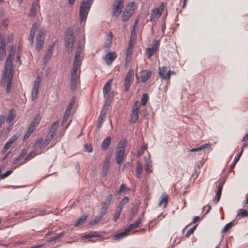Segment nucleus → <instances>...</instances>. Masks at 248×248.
<instances>
[{
    "instance_id": "1",
    "label": "nucleus",
    "mask_w": 248,
    "mask_h": 248,
    "mask_svg": "<svg viewBox=\"0 0 248 248\" xmlns=\"http://www.w3.org/2000/svg\"><path fill=\"white\" fill-rule=\"evenodd\" d=\"M11 55H9L6 61L4 67V70L2 75L1 82L2 83L7 84L6 92L9 93L11 91V87L12 80L13 78V57L11 58Z\"/></svg>"
},
{
    "instance_id": "2",
    "label": "nucleus",
    "mask_w": 248,
    "mask_h": 248,
    "mask_svg": "<svg viewBox=\"0 0 248 248\" xmlns=\"http://www.w3.org/2000/svg\"><path fill=\"white\" fill-rule=\"evenodd\" d=\"M59 125V122L58 121L54 122L51 128L49 129L46 139L44 140V139L42 138L39 139L34 144V148H39L40 150L45 148L52 140Z\"/></svg>"
},
{
    "instance_id": "3",
    "label": "nucleus",
    "mask_w": 248,
    "mask_h": 248,
    "mask_svg": "<svg viewBox=\"0 0 248 248\" xmlns=\"http://www.w3.org/2000/svg\"><path fill=\"white\" fill-rule=\"evenodd\" d=\"M93 1V0H84L81 2L79 7V17L81 23L86 21Z\"/></svg>"
},
{
    "instance_id": "4",
    "label": "nucleus",
    "mask_w": 248,
    "mask_h": 248,
    "mask_svg": "<svg viewBox=\"0 0 248 248\" xmlns=\"http://www.w3.org/2000/svg\"><path fill=\"white\" fill-rule=\"evenodd\" d=\"M65 46L68 53H71L74 43V32L72 29L69 28L66 31Z\"/></svg>"
},
{
    "instance_id": "5",
    "label": "nucleus",
    "mask_w": 248,
    "mask_h": 248,
    "mask_svg": "<svg viewBox=\"0 0 248 248\" xmlns=\"http://www.w3.org/2000/svg\"><path fill=\"white\" fill-rule=\"evenodd\" d=\"M42 77L41 75H38L33 82L31 94V99L32 101L35 99L38 94L40 84L42 80Z\"/></svg>"
},
{
    "instance_id": "6",
    "label": "nucleus",
    "mask_w": 248,
    "mask_h": 248,
    "mask_svg": "<svg viewBox=\"0 0 248 248\" xmlns=\"http://www.w3.org/2000/svg\"><path fill=\"white\" fill-rule=\"evenodd\" d=\"M134 79V72L133 69L130 70L126 74L124 80L125 92H127Z\"/></svg>"
},
{
    "instance_id": "7",
    "label": "nucleus",
    "mask_w": 248,
    "mask_h": 248,
    "mask_svg": "<svg viewBox=\"0 0 248 248\" xmlns=\"http://www.w3.org/2000/svg\"><path fill=\"white\" fill-rule=\"evenodd\" d=\"M140 108V103L139 101H136L133 107L132 112L130 115V123L131 124H134L138 120Z\"/></svg>"
},
{
    "instance_id": "8",
    "label": "nucleus",
    "mask_w": 248,
    "mask_h": 248,
    "mask_svg": "<svg viewBox=\"0 0 248 248\" xmlns=\"http://www.w3.org/2000/svg\"><path fill=\"white\" fill-rule=\"evenodd\" d=\"M124 6V2L121 0H115L113 5V8L112 11V14L114 16H118L122 10Z\"/></svg>"
},
{
    "instance_id": "9",
    "label": "nucleus",
    "mask_w": 248,
    "mask_h": 248,
    "mask_svg": "<svg viewBox=\"0 0 248 248\" xmlns=\"http://www.w3.org/2000/svg\"><path fill=\"white\" fill-rule=\"evenodd\" d=\"M79 75H78L77 72L74 73V72H71L70 78V89L72 91H74L77 89L78 84L79 82Z\"/></svg>"
},
{
    "instance_id": "10",
    "label": "nucleus",
    "mask_w": 248,
    "mask_h": 248,
    "mask_svg": "<svg viewBox=\"0 0 248 248\" xmlns=\"http://www.w3.org/2000/svg\"><path fill=\"white\" fill-rule=\"evenodd\" d=\"M158 73L162 79L169 80L170 78V72H167V68L164 66L158 68Z\"/></svg>"
},
{
    "instance_id": "11",
    "label": "nucleus",
    "mask_w": 248,
    "mask_h": 248,
    "mask_svg": "<svg viewBox=\"0 0 248 248\" xmlns=\"http://www.w3.org/2000/svg\"><path fill=\"white\" fill-rule=\"evenodd\" d=\"M82 61V57H78L75 56L74 62H73V66L72 72H74V73L77 72L78 69L80 67L81 65Z\"/></svg>"
},
{
    "instance_id": "12",
    "label": "nucleus",
    "mask_w": 248,
    "mask_h": 248,
    "mask_svg": "<svg viewBox=\"0 0 248 248\" xmlns=\"http://www.w3.org/2000/svg\"><path fill=\"white\" fill-rule=\"evenodd\" d=\"M37 29V23L36 22H34L33 23L32 27L30 30V32L29 37V41L31 45H32L34 43V38Z\"/></svg>"
},
{
    "instance_id": "13",
    "label": "nucleus",
    "mask_w": 248,
    "mask_h": 248,
    "mask_svg": "<svg viewBox=\"0 0 248 248\" xmlns=\"http://www.w3.org/2000/svg\"><path fill=\"white\" fill-rule=\"evenodd\" d=\"M39 0H35L32 4L30 9V16L34 17L36 15V12L40 9Z\"/></svg>"
},
{
    "instance_id": "14",
    "label": "nucleus",
    "mask_w": 248,
    "mask_h": 248,
    "mask_svg": "<svg viewBox=\"0 0 248 248\" xmlns=\"http://www.w3.org/2000/svg\"><path fill=\"white\" fill-rule=\"evenodd\" d=\"M54 48V44L49 46L44 57V64H46L52 56Z\"/></svg>"
},
{
    "instance_id": "15",
    "label": "nucleus",
    "mask_w": 248,
    "mask_h": 248,
    "mask_svg": "<svg viewBox=\"0 0 248 248\" xmlns=\"http://www.w3.org/2000/svg\"><path fill=\"white\" fill-rule=\"evenodd\" d=\"M125 151L116 149V161L117 164H120L124 159Z\"/></svg>"
},
{
    "instance_id": "16",
    "label": "nucleus",
    "mask_w": 248,
    "mask_h": 248,
    "mask_svg": "<svg viewBox=\"0 0 248 248\" xmlns=\"http://www.w3.org/2000/svg\"><path fill=\"white\" fill-rule=\"evenodd\" d=\"M151 74V72L147 70L141 71L140 73L141 81L143 83L146 82L150 78Z\"/></svg>"
},
{
    "instance_id": "17",
    "label": "nucleus",
    "mask_w": 248,
    "mask_h": 248,
    "mask_svg": "<svg viewBox=\"0 0 248 248\" xmlns=\"http://www.w3.org/2000/svg\"><path fill=\"white\" fill-rule=\"evenodd\" d=\"M135 4L134 2L129 3L125 7L124 14H128L132 15L134 12Z\"/></svg>"
},
{
    "instance_id": "18",
    "label": "nucleus",
    "mask_w": 248,
    "mask_h": 248,
    "mask_svg": "<svg viewBox=\"0 0 248 248\" xmlns=\"http://www.w3.org/2000/svg\"><path fill=\"white\" fill-rule=\"evenodd\" d=\"M129 201V198L128 197L125 196L121 200V201L118 203L116 208L121 211H122L124 207L125 204L128 202Z\"/></svg>"
},
{
    "instance_id": "19",
    "label": "nucleus",
    "mask_w": 248,
    "mask_h": 248,
    "mask_svg": "<svg viewBox=\"0 0 248 248\" xmlns=\"http://www.w3.org/2000/svg\"><path fill=\"white\" fill-rule=\"evenodd\" d=\"M16 140V135H14L12 138L9 140L8 142H7L5 145L4 146L3 149L2 150V153L3 154L7 152V150L9 149L11 146H12V144L14 142L15 140Z\"/></svg>"
},
{
    "instance_id": "20",
    "label": "nucleus",
    "mask_w": 248,
    "mask_h": 248,
    "mask_svg": "<svg viewBox=\"0 0 248 248\" xmlns=\"http://www.w3.org/2000/svg\"><path fill=\"white\" fill-rule=\"evenodd\" d=\"M41 120L40 116L39 114H37L34 117L32 123L31 124L30 126V128H32L33 130H35V127L39 124Z\"/></svg>"
},
{
    "instance_id": "21",
    "label": "nucleus",
    "mask_w": 248,
    "mask_h": 248,
    "mask_svg": "<svg viewBox=\"0 0 248 248\" xmlns=\"http://www.w3.org/2000/svg\"><path fill=\"white\" fill-rule=\"evenodd\" d=\"M116 57V54L115 53H108L106 55L105 61L107 64H111L115 60Z\"/></svg>"
},
{
    "instance_id": "22",
    "label": "nucleus",
    "mask_w": 248,
    "mask_h": 248,
    "mask_svg": "<svg viewBox=\"0 0 248 248\" xmlns=\"http://www.w3.org/2000/svg\"><path fill=\"white\" fill-rule=\"evenodd\" d=\"M130 189L126 186V185L123 183L121 184L120 188L117 191V195L120 196L122 194H125L127 192L129 191Z\"/></svg>"
},
{
    "instance_id": "23",
    "label": "nucleus",
    "mask_w": 248,
    "mask_h": 248,
    "mask_svg": "<svg viewBox=\"0 0 248 248\" xmlns=\"http://www.w3.org/2000/svg\"><path fill=\"white\" fill-rule=\"evenodd\" d=\"M112 79L108 81L104 86L103 88V93L104 97H105L108 93L110 91L111 89V83Z\"/></svg>"
},
{
    "instance_id": "24",
    "label": "nucleus",
    "mask_w": 248,
    "mask_h": 248,
    "mask_svg": "<svg viewBox=\"0 0 248 248\" xmlns=\"http://www.w3.org/2000/svg\"><path fill=\"white\" fill-rule=\"evenodd\" d=\"M109 161L108 160H106L103 164L102 167V172L104 176H106L107 175L108 171L109 169Z\"/></svg>"
},
{
    "instance_id": "25",
    "label": "nucleus",
    "mask_w": 248,
    "mask_h": 248,
    "mask_svg": "<svg viewBox=\"0 0 248 248\" xmlns=\"http://www.w3.org/2000/svg\"><path fill=\"white\" fill-rule=\"evenodd\" d=\"M111 142V137H108L105 139H104L102 143L101 147L103 150H106L108 149L109 145L110 144Z\"/></svg>"
},
{
    "instance_id": "26",
    "label": "nucleus",
    "mask_w": 248,
    "mask_h": 248,
    "mask_svg": "<svg viewBox=\"0 0 248 248\" xmlns=\"http://www.w3.org/2000/svg\"><path fill=\"white\" fill-rule=\"evenodd\" d=\"M142 170L143 168L141 163L140 161L137 162L136 169V176L137 178H140V177Z\"/></svg>"
},
{
    "instance_id": "27",
    "label": "nucleus",
    "mask_w": 248,
    "mask_h": 248,
    "mask_svg": "<svg viewBox=\"0 0 248 248\" xmlns=\"http://www.w3.org/2000/svg\"><path fill=\"white\" fill-rule=\"evenodd\" d=\"M41 152H38L37 153V151H33L31 152L29 155H28L25 158H24V160L23 162H22L21 163H20L19 165L22 164L23 162H25L27 161H28L31 158H32L33 157H34L36 155L40 154Z\"/></svg>"
},
{
    "instance_id": "28",
    "label": "nucleus",
    "mask_w": 248,
    "mask_h": 248,
    "mask_svg": "<svg viewBox=\"0 0 248 248\" xmlns=\"http://www.w3.org/2000/svg\"><path fill=\"white\" fill-rule=\"evenodd\" d=\"M128 232H129V231H126V228H125L124 232L118 233L114 235V240H119L125 237L127 235Z\"/></svg>"
},
{
    "instance_id": "29",
    "label": "nucleus",
    "mask_w": 248,
    "mask_h": 248,
    "mask_svg": "<svg viewBox=\"0 0 248 248\" xmlns=\"http://www.w3.org/2000/svg\"><path fill=\"white\" fill-rule=\"evenodd\" d=\"M141 218L139 217L135 223L130 224L129 225H128V227L126 228V230L129 231L133 228L138 227L140 224L141 223Z\"/></svg>"
},
{
    "instance_id": "30",
    "label": "nucleus",
    "mask_w": 248,
    "mask_h": 248,
    "mask_svg": "<svg viewBox=\"0 0 248 248\" xmlns=\"http://www.w3.org/2000/svg\"><path fill=\"white\" fill-rule=\"evenodd\" d=\"M248 217V211L245 209H239L237 211L236 217Z\"/></svg>"
},
{
    "instance_id": "31",
    "label": "nucleus",
    "mask_w": 248,
    "mask_h": 248,
    "mask_svg": "<svg viewBox=\"0 0 248 248\" xmlns=\"http://www.w3.org/2000/svg\"><path fill=\"white\" fill-rule=\"evenodd\" d=\"M127 140L126 138H124L121 140L118 143L117 149L124 150V148L126 145Z\"/></svg>"
},
{
    "instance_id": "32",
    "label": "nucleus",
    "mask_w": 248,
    "mask_h": 248,
    "mask_svg": "<svg viewBox=\"0 0 248 248\" xmlns=\"http://www.w3.org/2000/svg\"><path fill=\"white\" fill-rule=\"evenodd\" d=\"M112 198V194L108 195V197H107V198L106 199L105 201L103 202H102L101 203V204H102V206L105 207V208H108V206L110 204V202L111 201Z\"/></svg>"
},
{
    "instance_id": "33",
    "label": "nucleus",
    "mask_w": 248,
    "mask_h": 248,
    "mask_svg": "<svg viewBox=\"0 0 248 248\" xmlns=\"http://www.w3.org/2000/svg\"><path fill=\"white\" fill-rule=\"evenodd\" d=\"M235 222V220L234 219L233 221L227 223L222 229L221 232L222 233H225L227 231L231 229L233 225V222Z\"/></svg>"
},
{
    "instance_id": "34",
    "label": "nucleus",
    "mask_w": 248,
    "mask_h": 248,
    "mask_svg": "<svg viewBox=\"0 0 248 248\" xmlns=\"http://www.w3.org/2000/svg\"><path fill=\"white\" fill-rule=\"evenodd\" d=\"M99 233L98 232H92L84 236L85 238H91L94 237H99Z\"/></svg>"
},
{
    "instance_id": "35",
    "label": "nucleus",
    "mask_w": 248,
    "mask_h": 248,
    "mask_svg": "<svg viewBox=\"0 0 248 248\" xmlns=\"http://www.w3.org/2000/svg\"><path fill=\"white\" fill-rule=\"evenodd\" d=\"M87 219L86 216H82L79 217L77 222L75 223V226L78 227L85 222Z\"/></svg>"
},
{
    "instance_id": "36",
    "label": "nucleus",
    "mask_w": 248,
    "mask_h": 248,
    "mask_svg": "<svg viewBox=\"0 0 248 248\" xmlns=\"http://www.w3.org/2000/svg\"><path fill=\"white\" fill-rule=\"evenodd\" d=\"M64 234V232H62L61 233H58L55 236H53L48 238V242H52L55 240H56L59 238H60L61 237H62Z\"/></svg>"
},
{
    "instance_id": "37",
    "label": "nucleus",
    "mask_w": 248,
    "mask_h": 248,
    "mask_svg": "<svg viewBox=\"0 0 248 248\" xmlns=\"http://www.w3.org/2000/svg\"><path fill=\"white\" fill-rule=\"evenodd\" d=\"M156 50L151 48H147L146 50V54L148 58H150L155 53Z\"/></svg>"
},
{
    "instance_id": "38",
    "label": "nucleus",
    "mask_w": 248,
    "mask_h": 248,
    "mask_svg": "<svg viewBox=\"0 0 248 248\" xmlns=\"http://www.w3.org/2000/svg\"><path fill=\"white\" fill-rule=\"evenodd\" d=\"M151 12L152 15H154V16L156 18H159L162 14V12L157 9V8L153 9Z\"/></svg>"
},
{
    "instance_id": "39",
    "label": "nucleus",
    "mask_w": 248,
    "mask_h": 248,
    "mask_svg": "<svg viewBox=\"0 0 248 248\" xmlns=\"http://www.w3.org/2000/svg\"><path fill=\"white\" fill-rule=\"evenodd\" d=\"M209 146V144H203L199 147L194 148L190 150L191 152H197Z\"/></svg>"
},
{
    "instance_id": "40",
    "label": "nucleus",
    "mask_w": 248,
    "mask_h": 248,
    "mask_svg": "<svg viewBox=\"0 0 248 248\" xmlns=\"http://www.w3.org/2000/svg\"><path fill=\"white\" fill-rule=\"evenodd\" d=\"M27 150L26 149H23L20 155L17 157H16V167H17V166L18 165L17 164V163L22 159V157L24 156L27 154Z\"/></svg>"
},
{
    "instance_id": "41",
    "label": "nucleus",
    "mask_w": 248,
    "mask_h": 248,
    "mask_svg": "<svg viewBox=\"0 0 248 248\" xmlns=\"http://www.w3.org/2000/svg\"><path fill=\"white\" fill-rule=\"evenodd\" d=\"M114 94L113 92L110 93L108 94L107 95V96L106 98L105 103L110 104L113 98Z\"/></svg>"
},
{
    "instance_id": "42",
    "label": "nucleus",
    "mask_w": 248,
    "mask_h": 248,
    "mask_svg": "<svg viewBox=\"0 0 248 248\" xmlns=\"http://www.w3.org/2000/svg\"><path fill=\"white\" fill-rule=\"evenodd\" d=\"M14 109H12L10 111V113L7 118V122L8 123H10L15 118V114H14Z\"/></svg>"
},
{
    "instance_id": "43",
    "label": "nucleus",
    "mask_w": 248,
    "mask_h": 248,
    "mask_svg": "<svg viewBox=\"0 0 248 248\" xmlns=\"http://www.w3.org/2000/svg\"><path fill=\"white\" fill-rule=\"evenodd\" d=\"M44 45V40L36 39V50L40 51Z\"/></svg>"
},
{
    "instance_id": "44",
    "label": "nucleus",
    "mask_w": 248,
    "mask_h": 248,
    "mask_svg": "<svg viewBox=\"0 0 248 248\" xmlns=\"http://www.w3.org/2000/svg\"><path fill=\"white\" fill-rule=\"evenodd\" d=\"M45 31H44L40 30L38 33L36 39L44 40L45 37Z\"/></svg>"
},
{
    "instance_id": "45",
    "label": "nucleus",
    "mask_w": 248,
    "mask_h": 248,
    "mask_svg": "<svg viewBox=\"0 0 248 248\" xmlns=\"http://www.w3.org/2000/svg\"><path fill=\"white\" fill-rule=\"evenodd\" d=\"M70 113L71 112H67L66 111H65L64 114V116L63 117V119H62V125H64L65 123L67 121V120L69 118V117L70 116Z\"/></svg>"
},
{
    "instance_id": "46",
    "label": "nucleus",
    "mask_w": 248,
    "mask_h": 248,
    "mask_svg": "<svg viewBox=\"0 0 248 248\" xmlns=\"http://www.w3.org/2000/svg\"><path fill=\"white\" fill-rule=\"evenodd\" d=\"M75 97H73L71 102L67 106L65 111L71 112V109L75 104Z\"/></svg>"
},
{
    "instance_id": "47",
    "label": "nucleus",
    "mask_w": 248,
    "mask_h": 248,
    "mask_svg": "<svg viewBox=\"0 0 248 248\" xmlns=\"http://www.w3.org/2000/svg\"><path fill=\"white\" fill-rule=\"evenodd\" d=\"M136 29H135V26H134L133 27V28H132V31H131V36H130V41H135V39H136Z\"/></svg>"
},
{
    "instance_id": "48",
    "label": "nucleus",
    "mask_w": 248,
    "mask_h": 248,
    "mask_svg": "<svg viewBox=\"0 0 248 248\" xmlns=\"http://www.w3.org/2000/svg\"><path fill=\"white\" fill-rule=\"evenodd\" d=\"M121 212L122 211L116 208L115 213L113 218V220L114 222H116L117 220L119 218Z\"/></svg>"
},
{
    "instance_id": "49",
    "label": "nucleus",
    "mask_w": 248,
    "mask_h": 248,
    "mask_svg": "<svg viewBox=\"0 0 248 248\" xmlns=\"http://www.w3.org/2000/svg\"><path fill=\"white\" fill-rule=\"evenodd\" d=\"M168 202V197L167 195L163 197L161 200L159 202V205H163L164 206H166Z\"/></svg>"
},
{
    "instance_id": "50",
    "label": "nucleus",
    "mask_w": 248,
    "mask_h": 248,
    "mask_svg": "<svg viewBox=\"0 0 248 248\" xmlns=\"http://www.w3.org/2000/svg\"><path fill=\"white\" fill-rule=\"evenodd\" d=\"M241 155H241V153H239L238 154L237 156L235 158V159L233 160V161L232 162V163L231 165V169H233L235 165H236L237 162L239 160V158H240V156H241Z\"/></svg>"
},
{
    "instance_id": "51",
    "label": "nucleus",
    "mask_w": 248,
    "mask_h": 248,
    "mask_svg": "<svg viewBox=\"0 0 248 248\" xmlns=\"http://www.w3.org/2000/svg\"><path fill=\"white\" fill-rule=\"evenodd\" d=\"M148 101V95L147 93H144L141 98V104L143 106H145Z\"/></svg>"
},
{
    "instance_id": "52",
    "label": "nucleus",
    "mask_w": 248,
    "mask_h": 248,
    "mask_svg": "<svg viewBox=\"0 0 248 248\" xmlns=\"http://www.w3.org/2000/svg\"><path fill=\"white\" fill-rule=\"evenodd\" d=\"M6 54L5 48H0V61H3Z\"/></svg>"
},
{
    "instance_id": "53",
    "label": "nucleus",
    "mask_w": 248,
    "mask_h": 248,
    "mask_svg": "<svg viewBox=\"0 0 248 248\" xmlns=\"http://www.w3.org/2000/svg\"><path fill=\"white\" fill-rule=\"evenodd\" d=\"M33 131L34 130H33L32 128L29 127L28 131L24 136L23 140H26L30 137Z\"/></svg>"
},
{
    "instance_id": "54",
    "label": "nucleus",
    "mask_w": 248,
    "mask_h": 248,
    "mask_svg": "<svg viewBox=\"0 0 248 248\" xmlns=\"http://www.w3.org/2000/svg\"><path fill=\"white\" fill-rule=\"evenodd\" d=\"M102 217L98 214L94 217V218L91 222V225H94L97 222L99 221Z\"/></svg>"
},
{
    "instance_id": "55",
    "label": "nucleus",
    "mask_w": 248,
    "mask_h": 248,
    "mask_svg": "<svg viewBox=\"0 0 248 248\" xmlns=\"http://www.w3.org/2000/svg\"><path fill=\"white\" fill-rule=\"evenodd\" d=\"M5 48V43L4 37L0 34V48Z\"/></svg>"
},
{
    "instance_id": "56",
    "label": "nucleus",
    "mask_w": 248,
    "mask_h": 248,
    "mask_svg": "<svg viewBox=\"0 0 248 248\" xmlns=\"http://www.w3.org/2000/svg\"><path fill=\"white\" fill-rule=\"evenodd\" d=\"M12 172H13V170H9L7 171L5 173L1 174L0 179H5V178H6L8 176H9L12 173Z\"/></svg>"
},
{
    "instance_id": "57",
    "label": "nucleus",
    "mask_w": 248,
    "mask_h": 248,
    "mask_svg": "<svg viewBox=\"0 0 248 248\" xmlns=\"http://www.w3.org/2000/svg\"><path fill=\"white\" fill-rule=\"evenodd\" d=\"M132 55V50L130 49H127L126 51V60L127 61L130 60Z\"/></svg>"
},
{
    "instance_id": "58",
    "label": "nucleus",
    "mask_w": 248,
    "mask_h": 248,
    "mask_svg": "<svg viewBox=\"0 0 248 248\" xmlns=\"http://www.w3.org/2000/svg\"><path fill=\"white\" fill-rule=\"evenodd\" d=\"M107 208L102 206L100 209V212L98 214L99 215L101 216L102 217L106 214Z\"/></svg>"
},
{
    "instance_id": "59",
    "label": "nucleus",
    "mask_w": 248,
    "mask_h": 248,
    "mask_svg": "<svg viewBox=\"0 0 248 248\" xmlns=\"http://www.w3.org/2000/svg\"><path fill=\"white\" fill-rule=\"evenodd\" d=\"M131 16L132 15H129L128 14H124V12L123 14V15H122V20L123 22H125L126 21H127L130 17V16Z\"/></svg>"
},
{
    "instance_id": "60",
    "label": "nucleus",
    "mask_w": 248,
    "mask_h": 248,
    "mask_svg": "<svg viewBox=\"0 0 248 248\" xmlns=\"http://www.w3.org/2000/svg\"><path fill=\"white\" fill-rule=\"evenodd\" d=\"M196 227V225H195L194 226L192 227L190 229H189L186 232V236L188 237L191 234H192L194 230L195 229Z\"/></svg>"
},
{
    "instance_id": "61",
    "label": "nucleus",
    "mask_w": 248,
    "mask_h": 248,
    "mask_svg": "<svg viewBox=\"0 0 248 248\" xmlns=\"http://www.w3.org/2000/svg\"><path fill=\"white\" fill-rule=\"evenodd\" d=\"M159 44V42L158 40H154L153 42V46H152V48H154L155 50H157V49L158 47Z\"/></svg>"
},
{
    "instance_id": "62",
    "label": "nucleus",
    "mask_w": 248,
    "mask_h": 248,
    "mask_svg": "<svg viewBox=\"0 0 248 248\" xmlns=\"http://www.w3.org/2000/svg\"><path fill=\"white\" fill-rule=\"evenodd\" d=\"M85 147V151L88 153H91L93 152V148L92 147L88 145V144H85L84 146Z\"/></svg>"
},
{
    "instance_id": "63",
    "label": "nucleus",
    "mask_w": 248,
    "mask_h": 248,
    "mask_svg": "<svg viewBox=\"0 0 248 248\" xmlns=\"http://www.w3.org/2000/svg\"><path fill=\"white\" fill-rule=\"evenodd\" d=\"M46 212L45 210H36L35 216H43L46 215Z\"/></svg>"
},
{
    "instance_id": "64",
    "label": "nucleus",
    "mask_w": 248,
    "mask_h": 248,
    "mask_svg": "<svg viewBox=\"0 0 248 248\" xmlns=\"http://www.w3.org/2000/svg\"><path fill=\"white\" fill-rule=\"evenodd\" d=\"M82 51V49H81L80 48H78L76 51L75 56L81 57Z\"/></svg>"
}]
</instances>
